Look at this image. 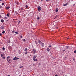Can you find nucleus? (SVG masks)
<instances>
[{
    "label": "nucleus",
    "instance_id": "7c9ffc66",
    "mask_svg": "<svg viewBox=\"0 0 76 76\" xmlns=\"http://www.w3.org/2000/svg\"><path fill=\"white\" fill-rule=\"evenodd\" d=\"M23 41H24V42H25L26 41V40L25 39H23Z\"/></svg>",
    "mask_w": 76,
    "mask_h": 76
},
{
    "label": "nucleus",
    "instance_id": "473e14b6",
    "mask_svg": "<svg viewBox=\"0 0 76 76\" xmlns=\"http://www.w3.org/2000/svg\"><path fill=\"white\" fill-rule=\"evenodd\" d=\"M3 54H1V57H3Z\"/></svg>",
    "mask_w": 76,
    "mask_h": 76
},
{
    "label": "nucleus",
    "instance_id": "f03ea898",
    "mask_svg": "<svg viewBox=\"0 0 76 76\" xmlns=\"http://www.w3.org/2000/svg\"><path fill=\"white\" fill-rule=\"evenodd\" d=\"M19 58H17L16 57H15L13 59V60H19Z\"/></svg>",
    "mask_w": 76,
    "mask_h": 76
},
{
    "label": "nucleus",
    "instance_id": "7ed1b4c3",
    "mask_svg": "<svg viewBox=\"0 0 76 76\" xmlns=\"http://www.w3.org/2000/svg\"><path fill=\"white\" fill-rule=\"evenodd\" d=\"M35 58H37V56H35L34 55V56H33V60H35Z\"/></svg>",
    "mask_w": 76,
    "mask_h": 76
},
{
    "label": "nucleus",
    "instance_id": "5fc2aeb1",
    "mask_svg": "<svg viewBox=\"0 0 76 76\" xmlns=\"http://www.w3.org/2000/svg\"><path fill=\"white\" fill-rule=\"evenodd\" d=\"M46 1H48V0H45Z\"/></svg>",
    "mask_w": 76,
    "mask_h": 76
},
{
    "label": "nucleus",
    "instance_id": "6e6552de",
    "mask_svg": "<svg viewBox=\"0 0 76 76\" xmlns=\"http://www.w3.org/2000/svg\"><path fill=\"white\" fill-rule=\"evenodd\" d=\"M38 42L39 44H42V42H41L40 40H39L38 41Z\"/></svg>",
    "mask_w": 76,
    "mask_h": 76
},
{
    "label": "nucleus",
    "instance_id": "79ce46f5",
    "mask_svg": "<svg viewBox=\"0 0 76 76\" xmlns=\"http://www.w3.org/2000/svg\"><path fill=\"white\" fill-rule=\"evenodd\" d=\"M0 18H1V15H0Z\"/></svg>",
    "mask_w": 76,
    "mask_h": 76
},
{
    "label": "nucleus",
    "instance_id": "1a4fd4ad",
    "mask_svg": "<svg viewBox=\"0 0 76 76\" xmlns=\"http://www.w3.org/2000/svg\"><path fill=\"white\" fill-rule=\"evenodd\" d=\"M27 50H28V48H25V49L24 50V51H27Z\"/></svg>",
    "mask_w": 76,
    "mask_h": 76
},
{
    "label": "nucleus",
    "instance_id": "9d476101",
    "mask_svg": "<svg viewBox=\"0 0 76 76\" xmlns=\"http://www.w3.org/2000/svg\"><path fill=\"white\" fill-rule=\"evenodd\" d=\"M11 60L10 59H7V61H8V62H9V63L10 62V61Z\"/></svg>",
    "mask_w": 76,
    "mask_h": 76
},
{
    "label": "nucleus",
    "instance_id": "3c124183",
    "mask_svg": "<svg viewBox=\"0 0 76 76\" xmlns=\"http://www.w3.org/2000/svg\"><path fill=\"white\" fill-rule=\"evenodd\" d=\"M8 43H10V42H8Z\"/></svg>",
    "mask_w": 76,
    "mask_h": 76
},
{
    "label": "nucleus",
    "instance_id": "dca6fc26",
    "mask_svg": "<svg viewBox=\"0 0 76 76\" xmlns=\"http://www.w3.org/2000/svg\"><path fill=\"white\" fill-rule=\"evenodd\" d=\"M66 49H68V48H69V46H66Z\"/></svg>",
    "mask_w": 76,
    "mask_h": 76
},
{
    "label": "nucleus",
    "instance_id": "412c9836",
    "mask_svg": "<svg viewBox=\"0 0 76 76\" xmlns=\"http://www.w3.org/2000/svg\"><path fill=\"white\" fill-rule=\"evenodd\" d=\"M34 61H38V59H35V60H34Z\"/></svg>",
    "mask_w": 76,
    "mask_h": 76
},
{
    "label": "nucleus",
    "instance_id": "cd10ccee",
    "mask_svg": "<svg viewBox=\"0 0 76 76\" xmlns=\"http://www.w3.org/2000/svg\"><path fill=\"white\" fill-rule=\"evenodd\" d=\"M15 33L16 34H18V32H16V31H15Z\"/></svg>",
    "mask_w": 76,
    "mask_h": 76
},
{
    "label": "nucleus",
    "instance_id": "a18cd8bd",
    "mask_svg": "<svg viewBox=\"0 0 76 76\" xmlns=\"http://www.w3.org/2000/svg\"><path fill=\"white\" fill-rule=\"evenodd\" d=\"M55 76H58L57 75H55Z\"/></svg>",
    "mask_w": 76,
    "mask_h": 76
},
{
    "label": "nucleus",
    "instance_id": "393cba45",
    "mask_svg": "<svg viewBox=\"0 0 76 76\" xmlns=\"http://www.w3.org/2000/svg\"><path fill=\"white\" fill-rule=\"evenodd\" d=\"M10 58V57L9 56L7 57V59H9V58Z\"/></svg>",
    "mask_w": 76,
    "mask_h": 76
},
{
    "label": "nucleus",
    "instance_id": "2f4dec72",
    "mask_svg": "<svg viewBox=\"0 0 76 76\" xmlns=\"http://www.w3.org/2000/svg\"><path fill=\"white\" fill-rule=\"evenodd\" d=\"M74 53H76V50H75L74 52Z\"/></svg>",
    "mask_w": 76,
    "mask_h": 76
},
{
    "label": "nucleus",
    "instance_id": "aec40b11",
    "mask_svg": "<svg viewBox=\"0 0 76 76\" xmlns=\"http://www.w3.org/2000/svg\"><path fill=\"white\" fill-rule=\"evenodd\" d=\"M27 54H28V52L26 51V52L25 53V54H26V55Z\"/></svg>",
    "mask_w": 76,
    "mask_h": 76
},
{
    "label": "nucleus",
    "instance_id": "603ef678",
    "mask_svg": "<svg viewBox=\"0 0 76 76\" xmlns=\"http://www.w3.org/2000/svg\"><path fill=\"white\" fill-rule=\"evenodd\" d=\"M23 76H25V75H23Z\"/></svg>",
    "mask_w": 76,
    "mask_h": 76
},
{
    "label": "nucleus",
    "instance_id": "c756f323",
    "mask_svg": "<svg viewBox=\"0 0 76 76\" xmlns=\"http://www.w3.org/2000/svg\"><path fill=\"white\" fill-rule=\"evenodd\" d=\"M39 17H37V20H39Z\"/></svg>",
    "mask_w": 76,
    "mask_h": 76
},
{
    "label": "nucleus",
    "instance_id": "49530a36",
    "mask_svg": "<svg viewBox=\"0 0 76 76\" xmlns=\"http://www.w3.org/2000/svg\"><path fill=\"white\" fill-rule=\"evenodd\" d=\"M49 47H51V45H49Z\"/></svg>",
    "mask_w": 76,
    "mask_h": 76
},
{
    "label": "nucleus",
    "instance_id": "13d9d810",
    "mask_svg": "<svg viewBox=\"0 0 76 76\" xmlns=\"http://www.w3.org/2000/svg\"><path fill=\"white\" fill-rule=\"evenodd\" d=\"M15 51L14 50V52H15Z\"/></svg>",
    "mask_w": 76,
    "mask_h": 76
},
{
    "label": "nucleus",
    "instance_id": "c03bdc74",
    "mask_svg": "<svg viewBox=\"0 0 76 76\" xmlns=\"http://www.w3.org/2000/svg\"><path fill=\"white\" fill-rule=\"evenodd\" d=\"M64 51H65V50H63V52H64Z\"/></svg>",
    "mask_w": 76,
    "mask_h": 76
},
{
    "label": "nucleus",
    "instance_id": "6ab92c4d",
    "mask_svg": "<svg viewBox=\"0 0 76 76\" xmlns=\"http://www.w3.org/2000/svg\"><path fill=\"white\" fill-rule=\"evenodd\" d=\"M2 58H3L4 59H5V58H5V57H4V56H2Z\"/></svg>",
    "mask_w": 76,
    "mask_h": 76
},
{
    "label": "nucleus",
    "instance_id": "2eb2a0df",
    "mask_svg": "<svg viewBox=\"0 0 76 76\" xmlns=\"http://www.w3.org/2000/svg\"><path fill=\"white\" fill-rule=\"evenodd\" d=\"M68 4V3H67L64 4V6H67Z\"/></svg>",
    "mask_w": 76,
    "mask_h": 76
},
{
    "label": "nucleus",
    "instance_id": "5701e85b",
    "mask_svg": "<svg viewBox=\"0 0 76 76\" xmlns=\"http://www.w3.org/2000/svg\"><path fill=\"white\" fill-rule=\"evenodd\" d=\"M26 8H28V5H26Z\"/></svg>",
    "mask_w": 76,
    "mask_h": 76
},
{
    "label": "nucleus",
    "instance_id": "ea45409f",
    "mask_svg": "<svg viewBox=\"0 0 76 76\" xmlns=\"http://www.w3.org/2000/svg\"><path fill=\"white\" fill-rule=\"evenodd\" d=\"M0 1H3V0H0Z\"/></svg>",
    "mask_w": 76,
    "mask_h": 76
},
{
    "label": "nucleus",
    "instance_id": "8fccbe9b",
    "mask_svg": "<svg viewBox=\"0 0 76 76\" xmlns=\"http://www.w3.org/2000/svg\"><path fill=\"white\" fill-rule=\"evenodd\" d=\"M65 76H67V75H65Z\"/></svg>",
    "mask_w": 76,
    "mask_h": 76
},
{
    "label": "nucleus",
    "instance_id": "a878e982",
    "mask_svg": "<svg viewBox=\"0 0 76 76\" xmlns=\"http://www.w3.org/2000/svg\"><path fill=\"white\" fill-rule=\"evenodd\" d=\"M22 67H23V66H21L20 67V68H22Z\"/></svg>",
    "mask_w": 76,
    "mask_h": 76
},
{
    "label": "nucleus",
    "instance_id": "58836bf2",
    "mask_svg": "<svg viewBox=\"0 0 76 76\" xmlns=\"http://www.w3.org/2000/svg\"><path fill=\"white\" fill-rule=\"evenodd\" d=\"M15 13H17V11H15Z\"/></svg>",
    "mask_w": 76,
    "mask_h": 76
},
{
    "label": "nucleus",
    "instance_id": "f704fd0d",
    "mask_svg": "<svg viewBox=\"0 0 76 76\" xmlns=\"http://www.w3.org/2000/svg\"><path fill=\"white\" fill-rule=\"evenodd\" d=\"M50 50V49H49V48H48V51H49Z\"/></svg>",
    "mask_w": 76,
    "mask_h": 76
},
{
    "label": "nucleus",
    "instance_id": "4d7b16f0",
    "mask_svg": "<svg viewBox=\"0 0 76 76\" xmlns=\"http://www.w3.org/2000/svg\"><path fill=\"white\" fill-rule=\"evenodd\" d=\"M41 0V1H42L43 0Z\"/></svg>",
    "mask_w": 76,
    "mask_h": 76
},
{
    "label": "nucleus",
    "instance_id": "4be33fe9",
    "mask_svg": "<svg viewBox=\"0 0 76 76\" xmlns=\"http://www.w3.org/2000/svg\"><path fill=\"white\" fill-rule=\"evenodd\" d=\"M24 10V9H23V8H21V11H22V10Z\"/></svg>",
    "mask_w": 76,
    "mask_h": 76
},
{
    "label": "nucleus",
    "instance_id": "6e6d98bb",
    "mask_svg": "<svg viewBox=\"0 0 76 76\" xmlns=\"http://www.w3.org/2000/svg\"><path fill=\"white\" fill-rule=\"evenodd\" d=\"M0 44H1V42H0Z\"/></svg>",
    "mask_w": 76,
    "mask_h": 76
},
{
    "label": "nucleus",
    "instance_id": "bf43d9fd",
    "mask_svg": "<svg viewBox=\"0 0 76 76\" xmlns=\"http://www.w3.org/2000/svg\"><path fill=\"white\" fill-rule=\"evenodd\" d=\"M69 38H68V39H69Z\"/></svg>",
    "mask_w": 76,
    "mask_h": 76
},
{
    "label": "nucleus",
    "instance_id": "f8f14e48",
    "mask_svg": "<svg viewBox=\"0 0 76 76\" xmlns=\"http://www.w3.org/2000/svg\"><path fill=\"white\" fill-rule=\"evenodd\" d=\"M3 19H4L5 20H6V19H7V17H5L4 18H3Z\"/></svg>",
    "mask_w": 76,
    "mask_h": 76
},
{
    "label": "nucleus",
    "instance_id": "864d4df0",
    "mask_svg": "<svg viewBox=\"0 0 76 76\" xmlns=\"http://www.w3.org/2000/svg\"><path fill=\"white\" fill-rule=\"evenodd\" d=\"M8 20H7V21H8Z\"/></svg>",
    "mask_w": 76,
    "mask_h": 76
},
{
    "label": "nucleus",
    "instance_id": "de8ad7c7",
    "mask_svg": "<svg viewBox=\"0 0 76 76\" xmlns=\"http://www.w3.org/2000/svg\"><path fill=\"white\" fill-rule=\"evenodd\" d=\"M47 51H48V48H47Z\"/></svg>",
    "mask_w": 76,
    "mask_h": 76
},
{
    "label": "nucleus",
    "instance_id": "c9c22d12",
    "mask_svg": "<svg viewBox=\"0 0 76 76\" xmlns=\"http://www.w3.org/2000/svg\"><path fill=\"white\" fill-rule=\"evenodd\" d=\"M2 35V34H1V33H0V37Z\"/></svg>",
    "mask_w": 76,
    "mask_h": 76
},
{
    "label": "nucleus",
    "instance_id": "f3484780",
    "mask_svg": "<svg viewBox=\"0 0 76 76\" xmlns=\"http://www.w3.org/2000/svg\"><path fill=\"white\" fill-rule=\"evenodd\" d=\"M6 16L8 17H9V13H7V14L6 15Z\"/></svg>",
    "mask_w": 76,
    "mask_h": 76
},
{
    "label": "nucleus",
    "instance_id": "a19ab883",
    "mask_svg": "<svg viewBox=\"0 0 76 76\" xmlns=\"http://www.w3.org/2000/svg\"><path fill=\"white\" fill-rule=\"evenodd\" d=\"M6 76H10V75H7Z\"/></svg>",
    "mask_w": 76,
    "mask_h": 76
},
{
    "label": "nucleus",
    "instance_id": "20e7f679",
    "mask_svg": "<svg viewBox=\"0 0 76 76\" xmlns=\"http://www.w3.org/2000/svg\"><path fill=\"white\" fill-rule=\"evenodd\" d=\"M41 8L40 7H38V10L39 11H40V10H41Z\"/></svg>",
    "mask_w": 76,
    "mask_h": 76
},
{
    "label": "nucleus",
    "instance_id": "ddd939ff",
    "mask_svg": "<svg viewBox=\"0 0 76 76\" xmlns=\"http://www.w3.org/2000/svg\"><path fill=\"white\" fill-rule=\"evenodd\" d=\"M41 45H41L42 47H44V44L42 43Z\"/></svg>",
    "mask_w": 76,
    "mask_h": 76
},
{
    "label": "nucleus",
    "instance_id": "72a5a7b5",
    "mask_svg": "<svg viewBox=\"0 0 76 76\" xmlns=\"http://www.w3.org/2000/svg\"><path fill=\"white\" fill-rule=\"evenodd\" d=\"M20 38H22V36H20Z\"/></svg>",
    "mask_w": 76,
    "mask_h": 76
},
{
    "label": "nucleus",
    "instance_id": "e433bc0d",
    "mask_svg": "<svg viewBox=\"0 0 76 76\" xmlns=\"http://www.w3.org/2000/svg\"><path fill=\"white\" fill-rule=\"evenodd\" d=\"M57 16H56L54 18V19H56V18H57Z\"/></svg>",
    "mask_w": 76,
    "mask_h": 76
},
{
    "label": "nucleus",
    "instance_id": "37998d69",
    "mask_svg": "<svg viewBox=\"0 0 76 76\" xmlns=\"http://www.w3.org/2000/svg\"><path fill=\"white\" fill-rule=\"evenodd\" d=\"M13 32H15V31H12V33H13Z\"/></svg>",
    "mask_w": 76,
    "mask_h": 76
},
{
    "label": "nucleus",
    "instance_id": "b1692460",
    "mask_svg": "<svg viewBox=\"0 0 76 76\" xmlns=\"http://www.w3.org/2000/svg\"><path fill=\"white\" fill-rule=\"evenodd\" d=\"M2 33V34H5V31H3Z\"/></svg>",
    "mask_w": 76,
    "mask_h": 76
},
{
    "label": "nucleus",
    "instance_id": "f257e3e1",
    "mask_svg": "<svg viewBox=\"0 0 76 76\" xmlns=\"http://www.w3.org/2000/svg\"><path fill=\"white\" fill-rule=\"evenodd\" d=\"M33 54H35L36 53V49H33Z\"/></svg>",
    "mask_w": 76,
    "mask_h": 76
},
{
    "label": "nucleus",
    "instance_id": "c85d7f7f",
    "mask_svg": "<svg viewBox=\"0 0 76 76\" xmlns=\"http://www.w3.org/2000/svg\"><path fill=\"white\" fill-rule=\"evenodd\" d=\"M4 4V3H2V6H3Z\"/></svg>",
    "mask_w": 76,
    "mask_h": 76
},
{
    "label": "nucleus",
    "instance_id": "4468645a",
    "mask_svg": "<svg viewBox=\"0 0 76 76\" xmlns=\"http://www.w3.org/2000/svg\"><path fill=\"white\" fill-rule=\"evenodd\" d=\"M10 8V7H6V9L7 10H8V9H9Z\"/></svg>",
    "mask_w": 76,
    "mask_h": 76
},
{
    "label": "nucleus",
    "instance_id": "bb28decb",
    "mask_svg": "<svg viewBox=\"0 0 76 76\" xmlns=\"http://www.w3.org/2000/svg\"><path fill=\"white\" fill-rule=\"evenodd\" d=\"M2 8V6H1V5H0V9H1V8Z\"/></svg>",
    "mask_w": 76,
    "mask_h": 76
},
{
    "label": "nucleus",
    "instance_id": "423d86ee",
    "mask_svg": "<svg viewBox=\"0 0 76 76\" xmlns=\"http://www.w3.org/2000/svg\"><path fill=\"white\" fill-rule=\"evenodd\" d=\"M2 51H5V48H4V47L2 48Z\"/></svg>",
    "mask_w": 76,
    "mask_h": 76
},
{
    "label": "nucleus",
    "instance_id": "9b49d317",
    "mask_svg": "<svg viewBox=\"0 0 76 76\" xmlns=\"http://www.w3.org/2000/svg\"><path fill=\"white\" fill-rule=\"evenodd\" d=\"M58 9L56 8V12H58Z\"/></svg>",
    "mask_w": 76,
    "mask_h": 76
},
{
    "label": "nucleus",
    "instance_id": "4c0bfd02",
    "mask_svg": "<svg viewBox=\"0 0 76 76\" xmlns=\"http://www.w3.org/2000/svg\"><path fill=\"white\" fill-rule=\"evenodd\" d=\"M73 60H74V61H75V58H73Z\"/></svg>",
    "mask_w": 76,
    "mask_h": 76
},
{
    "label": "nucleus",
    "instance_id": "a211bd4d",
    "mask_svg": "<svg viewBox=\"0 0 76 76\" xmlns=\"http://www.w3.org/2000/svg\"><path fill=\"white\" fill-rule=\"evenodd\" d=\"M17 5H19V3L18 2H17L16 3Z\"/></svg>",
    "mask_w": 76,
    "mask_h": 76
},
{
    "label": "nucleus",
    "instance_id": "09e8293b",
    "mask_svg": "<svg viewBox=\"0 0 76 76\" xmlns=\"http://www.w3.org/2000/svg\"><path fill=\"white\" fill-rule=\"evenodd\" d=\"M75 5H76V4H74L73 5V6H75Z\"/></svg>",
    "mask_w": 76,
    "mask_h": 76
},
{
    "label": "nucleus",
    "instance_id": "39448f33",
    "mask_svg": "<svg viewBox=\"0 0 76 76\" xmlns=\"http://www.w3.org/2000/svg\"><path fill=\"white\" fill-rule=\"evenodd\" d=\"M1 21L2 23H4V20L3 19H1Z\"/></svg>",
    "mask_w": 76,
    "mask_h": 76
},
{
    "label": "nucleus",
    "instance_id": "0eeeda50",
    "mask_svg": "<svg viewBox=\"0 0 76 76\" xmlns=\"http://www.w3.org/2000/svg\"><path fill=\"white\" fill-rule=\"evenodd\" d=\"M4 26H2L1 27V29H4Z\"/></svg>",
    "mask_w": 76,
    "mask_h": 76
}]
</instances>
